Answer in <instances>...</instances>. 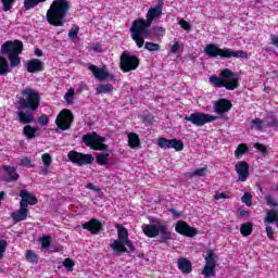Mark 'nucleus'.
Masks as SVG:
<instances>
[{
  "label": "nucleus",
  "mask_w": 278,
  "mask_h": 278,
  "mask_svg": "<svg viewBox=\"0 0 278 278\" xmlns=\"http://www.w3.org/2000/svg\"><path fill=\"white\" fill-rule=\"evenodd\" d=\"M164 8V0H159L157 5L150 8L146 15V20L138 18L132 22L130 27V38L136 42L138 49L144 47V40H151L152 30L151 25L155 18L162 16V9Z\"/></svg>",
  "instance_id": "obj_1"
},
{
  "label": "nucleus",
  "mask_w": 278,
  "mask_h": 278,
  "mask_svg": "<svg viewBox=\"0 0 278 278\" xmlns=\"http://www.w3.org/2000/svg\"><path fill=\"white\" fill-rule=\"evenodd\" d=\"M68 10H71L68 0H54L46 14L48 23L54 27H62L66 23Z\"/></svg>",
  "instance_id": "obj_2"
},
{
  "label": "nucleus",
  "mask_w": 278,
  "mask_h": 278,
  "mask_svg": "<svg viewBox=\"0 0 278 278\" xmlns=\"http://www.w3.org/2000/svg\"><path fill=\"white\" fill-rule=\"evenodd\" d=\"M208 81L215 88H226V90H236L240 86V75L229 68H225L218 76H211Z\"/></svg>",
  "instance_id": "obj_3"
},
{
  "label": "nucleus",
  "mask_w": 278,
  "mask_h": 278,
  "mask_svg": "<svg viewBox=\"0 0 278 278\" xmlns=\"http://www.w3.org/2000/svg\"><path fill=\"white\" fill-rule=\"evenodd\" d=\"M117 240H114L111 244V248L113 251H117V253H128L129 251H136V248H134V243L131 240H129V231L127 228L123 227V225L117 224ZM127 247V248H125Z\"/></svg>",
  "instance_id": "obj_4"
},
{
  "label": "nucleus",
  "mask_w": 278,
  "mask_h": 278,
  "mask_svg": "<svg viewBox=\"0 0 278 278\" xmlns=\"http://www.w3.org/2000/svg\"><path fill=\"white\" fill-rule=\"evenodd\" d=\"M1 53L3 55H8L11 67L15 68L21 64L20 53H23V41L14 40V41H5L1 47Z\"/></svg>",
  "instance_id": "obj_5"
},
{
  "label": "nucleus",
  "mask_w": 278,
  "mask_h": 278,
  "mask_svg": "<svg viewBox=\"0 0 278 278\" xmlns=\"http://www.w3.org/2000/svg\"><path fill=\"white\" fill-rule=\"evenodd\" d=\"M22 98L18 100L20 110H30V112H36L40 108V93L33 89H23Z\"/></svg>",
  "instance_id": "obj_6"
},
{
  "label": "nucleus",
  "mask_w": 278,
  "mask_h": 278,
  "mask_svg": "<svg viewBox=\"0 0 278 278\" xmlns=\"http://www.w3.org/2000/svg\"><path fill=\"white\" fill-rule=\"evenodd\" d=\"M204 53L207 58H241L242 60H247L249 54L242 50L235 51L231 49H220L215 43H208L204 48Z\"/></svg>",
  "instance_id": "obj_7"
},
{
  "label": "nucleus",
  "mask_w": 278,
  "mask_h": 278,
  "mask_svg": "<svg viewBox=\"0 0 278 278\" xmlns=\"http://www.w3.org/2000/svg\"><path fill=\"white\" fill-rule=\"evenodd\" d=\"M140 66V59L129 51H124L119 58V68L123 73H130Z\"/></svg>",
  "instance_id": "obj_8"
},
{
  "label": "nucleus",
  "mask_w": 278,
  "mask_h": 278,
  "mask_svg": "<svg viewBox=\"0 0 278 278\" xmlns=\"http://www.w3.org/2000/svg\"><path fill=\"white\" fill-rule=\"evenodd\" d=\"M204 260L206 263L202 270V275L205 278L216 277V260H218V255L214 253V250H207Z\"/></svg>",
  "instance_id": "obj_9"
},
{
  "label": "nucleus",
  "mask_w": 278,
  "mask_h": 278,
  "mask_svg": "<svg viewBox=\"0 0 278 278\" xmlns=\"http://www.w3.org/2000/svg\"><path fill=\"white\" fill-rule=\"evenodd\" d=\"M216 118L218 117L201 112L185 116V121L192 123V125H197V127H203V125H205L206 123H212V121H216Z\"/></svg>",
  "instance_id": "obj_10"
},
{
  "label": "nucleus",
  "mask_w": 278,
  "mask_h": 278,
  "mask_svg": "<svg viewBox=\"0 0 278 278\" xmlns=\"http://www.w3.org/2000/svg\"><path fill=\"white\" fill-rule=\"evenodd\" d=\"M73 112H71L68 109H65L60 112L55 119V125L58 126L59 129L62 131L68 130L71 125H73L74 121Z\"/></svg>",
  "instance_id": "obj_11"
},
{
  "label": "nucleus",
  "mask_w": 278,
  "mask_h": 278,
  "mask_svg": "<svg viewBox=\"0 0 278 278\" xmlns=\"http://www.w3.org/2000/svg\"><path fill=\"white\" fill-rule=\"evenodd\" d=\"M67 157L70 162L77 166H86V164H92V162H94V156H92V154H84L77 151H70Z\"/></svg>",
  "instance_id": "obj_12"
},
{
  "label": "nucleus",
  "mask_w": 278,
  "mask_h": 278,
  "mask_svg": "<svg viewBox=\"0 0 278 278\" xmlns=\"http://www.w3.org/2000/svg\"><path fill=\"white\" fill-rule=\"evenodd\" d=\"M175 230L177 231V233H180V236H186L187 238H194V236H197L198 233L197 229H194L184 220L177 222Z\"/></svg>",
  "instance_id": "obj_13"
},
{
  "label": "nucleus",
  "mask_w": 278,
  "mask_h": 278,
  "mask_svg": "<svg viewBox=\"0 0 278 278\" xmlns=\"http://www.w3.org/2000/svg\"><path fill=\"white\" fill-rule=\"evenodd\" d=\"M238 175V181H247L249 179V163L240 161L235 165Z\"/></svg>",
  "instance_id": "obj_14"
},
{
  "label": "nucleus",
  "mask_w": 278,
  "mask_h": 278,
  "mask_svg": "<svg viewBox=\"0 0 278 278\" xmlns=\"http://www.w3.org/2000/svg\"><path fill=\"white\" fill-rule=\"evenodd\" d=\"M20 197L22 199L20 207H27L28 205H36L38 203V199L25 189L20 192Z\"/></svg>",
  "instance_id": "obj_15"
},
{
  "label": "nucleus",
  "mask_w": 278,
  "mask_h": 278,
  "mask_svg": "<svg viewBox=\"0 0 278 278\" xmlns=\"http://www.w3.org/2000/svg\"><path fill=\"white\" fill-rule=\"evenodd\" d=\"M231 108H233V104H231V101L227 100V99H219L215 105H214V112L216 114H225L226 112H229V110H231Z\"/></svg>",
  "instance_id": "obj_16"
},
{
  "label": "nucleus",
  "mask_w": 278,
  "mask_h": 278,
  "mask_svg": "<svg viewBox=\"0 0 278 278\" xmlns=\"http://www.w3.org/2000/svg\"><path fill=\"white\" fill-rule=\"evenodd\" d=\"M23 110L24 109L18 106V111L16 112L17 121L22 123V125H29V123H34V114L31 113V110H27L26 112Z\"/></svg>",
  "instance_id": "obj_17"
},
{
  "label": "nucleus",
  "mask_w": 278,
  "mask_h": 278,
  "mask_svg": "<svg viewBox=\"0 0 278 278\" xmlns=\"http://www.w3.org/2000/svg\"><path fill=\"white\" fill-rule=\"evenodd\" d=\"M2 170L4 172V181L10 184L11 181H18L21 177L18 173H16V167H12L10 165H3Z\"/></svg>",
  "instance_id": "obj_18"
},
{
  "label": "nucleus",
  "mask_w": 278,
  "mask_h": 278,
  "mask_svg": "<svg viewBox=\"0 0 278 278\" xmlns=\"http://www.w3.org/2000/svg\"><path fill=\"white\" fill-rule=\"evenodd\" d=\"M26 71L28 73H42L45 71V63L38 59L29 60L26 63Z\"/></svg>",
  "instance_id": "obj_19"
},
{
  "label": "nucleus",
  "mask_w": 278,
  "mask_h": 278,
  "mask_svg": "<svg viewBox=\"0 0 278 278\" xmlns=\"http://www.w3.org/2000/svg\"><path fill=\"white\" fill-rule=\"evenodd\" d=\"M89 71L92 72V75L99 79V81H105L110 77V72L105 68H99L96 65H89Z\"/></svg>",
  "instance_id": "obj_20"
},
{
  "label": "nucleus",
  "mask_w": 278,
  "mask_h": 278,
  "mask_svg": "<svg viewBox=\"0 0 278 278\" xmlns=\"http://www.w3.org/2000/svg\"><path fill=\"white\" fill-rule=\"evenodd\" d=\"M27 214H29L27 206H21L20 210L11 214V218H13L15 223H21L23 220H27Z\"/></svg>",
  "instance_id": "obj_21"
},
{
  "label": "nucleus",
  "mask_w": 278,
  "mask_h": 278,
  "mask_svg": "<svg viewBox=\"0 0 278 278\" xmlns=\"http://www.w3.org/2000/svg\"><path fill=\"white\" fill-rule=\"evenodd\" d=\"M101 227V222L94 218L83 224V229H87L90 233H98Z\"/></svg>",
  "instance_id": "obj_22"
},
{
  "label": "nucleus",
  "mask_w": 278,
  "mask_h": 278,
  "mask_svg": "<svg viewBox=\"0 0 278 278\" xmlns=\"http://www.w3.org/2000/svg\"><path fill=\"white\" fill-rule=\"evenodd\" d=\"M178 268L184 275L192 273V262L188 258H178Z\"/></svg>",
  "instance_id": "obj_23"
},
{
  "label": "nucleus",
  "mask_w": 278,
  "mask_h": 278,
  "mask_svg": "<svg viewBox=\"0 0 278 278\" xmlns=\"http://www.w3.org/2000/svg\"><path fill=\"white\" fill-rule=\"evenodd\" d=\"M160 224L149 225L146 224L142 226V231L148 238H157V229Z\"/></svg>",
  "instance_id": "obj_24"
},
{
  "label": "nucleus",
  "mask_w": 278,
  "mask_h": 278,
  "mask_svg": "<svg viewBox=\"0 0 278 278\" xmlns=\"http://www.w3.org/2000/svg\"><path fill=\"white\" fill-rule=\"evenodd\" d=\"M157 236H161L162 242H166V240H173V233L168 230V227L164 224H159Z\"/></svg>",
  "instance_id": "obj_25"
},
{
  "label": "nucleus",
  "mask_w": 278,
  "mask_h": 278,
  "mask_svg": "<svg viewBox=\"0 0 278 278\" xmlns=\"http://www.w3.org/2000/svg\"><path fill=\"white\" fill-rule=\"evenodd\" d=\"M38 131H40V129L38 127H34L31 125H26L23 128V134H24L25 138H27V140H34V138H36V136H38Z\"/></svg>",
  "instance_id": "obj_26"
},
{
  "label": "nucleus",
  "mask_w": 278,
  "mask_h": 278,
  "mask_svg": "<svg viewBox=\"0 0 278 278\" xmlns=\"http://www.w3.org/2000/svg\"><path fill=\"white\" fill-rule=\"evenodd\" d=\"M97 132H88L83 137V142L86 144V147H90V149L94 148V144H97Z\"/></svg>",
  "instance_id": "obj_27"
},
{
  "label": "nucleus",
  "mask_w": 278,
  "mask_h": 278,
  "mask_svg": "<svg viewBox=\"0 0 278 278\" xmlns=\"http://www.w3.org/2000/svg\"><path fill=\"white\" fill-rule=\"evenodd\" d=\"M114 90L112 84H101L96 88V94H108Z\"/></svg>",
  "instance_id": "obj_28"
},
{
  "label": "nucleus",
  "mask_w": 278,
  "mask_h": 278,
  "mask_svg": "<svg viewBox=\"0 0 278 278\" xmlns=\"http://www.w3.org/2000/svg\"><path fill=\"white\" fill-rule=\"evenodd\" d=\"M128 144L130 149H136L140 147V137H138V134L136 132H130L128 135Z\"/></svg>",
  "instance_id": "obj_29"
},
{
  "label": "nucleus",
  "mask_w": 278,
  "mask_h": 278,
  "mask_svg": "<svg viewBox=\"0 0 278 278\" xmlns=\"http://www.w3.org/2000/svg\"><path fill=\"white\" fill-rule=\"evenodd\" d=\"M10 73V63H8V59L0 56V75H8Z\"/></svg>",
  "instance_id": "obj_30"
},
{
  "label": "nucleus",
  "mask_w": 278,
  "mask_h": 278,
  "mask_svg": "<svg viewBox=\"0 0 278 278\" xmlns=\"http://www.w3.org/2000/svg\"><path fill=\"white\" fill-rule=\"evenodd\" d=\"M240 233L242 236H251V233H253V224L251 222L242 224L240 227Z\"/></svg>",
  "instance_id": "obj_31"
},
{
  "label": "nucleus",
  "mask_w": 278,
  "mask_h": 278,
  "mask_svg": "<svg viewBox=\"0 0 278 278\" xmlns=\"http://www.w3.org/2000/svg\"><path fill=\"white\" fill-rule=\"evenodd\" d=\"M169 149H175V151H184V141L179 139H169Z\"/></svg>",
  "instance_id": "obj_32"
},
{
  "label": "nucleus",
  "mask_w": 278,
  "mask_h": 278,
  "mask_svg": "<svg viewBox=\"0 0 278 278\" xmlns=\"http://www.w3.org/2000/svg\"><path fill=\"white\" fill-rule=\"evenodd\" d=\"M47 0H24V9L25 10H33V8H36L38 3H45Z\"/></svg>",
  "instance_id": "obj_33"
},
{
  "label": "nucleus",
  "mask_w": 278,
  "mask_h": 278,
  "mask_svg": "<svg viewBox=\"0 0 278 278\" xmlns=\"http://www.w3.org/2000/svg\"><path fill=\"white\" fill-rule=\"evenodd\" d=\"M110 154L109 153H105V154H99L97 157H96V162L97 164H100V166H105V164H110Z\"/></svg>",
  "instance_id": "obj_34"
},
{
  "label": "nucleus",
  "mask_w": 278,
  "mask_h": 278,
  "mask_svg": "<svg viewBox=\"0 0 278 278\" xmlns=\"http://www.w3.org/2000/svg\"><path fill=\"white\" fill-rule=\"evenodd\" d=\"M249 151V146L241 143L238 146L237 150L235 151L236 157H242Z\"/></svg>",
  "instance_id": "obj_35"
},
{
  "label": "nucleus",
  "mask_w": 278,
  "mask_h": 278,
  "mask_svg": "<svg viewBox=\"0 0 278 278\" xmlns=\"http://www.w3.org/2000/svg\"><path fill=\"white\" fill-rule=\"evenodd\" d=\"M275 220H277V223H278V213H277V211H273V210L268 211L267 216L265 218V223H275Z\"/></svg>",
  "instance_id": "obj_36"
},
{
  "label": "nucleus",
  "mask_w": 278,
  "mask_h": 278,
  "mask_svg": "<svg viewBox=\"0 0 278 278\" xmlns=\"http://www.w3.org/2000/svg\"><path fill=\"white\" fill-rule=\"evenodd\" d=\"M242 203H245L248 207H251L253 205V194L251 192H245L241 198Z\"/></svg>",
  "instance_id": "obj_37"
},
{
  "label": "nucleus",
  "mask_w": 278,
  "mask_h": 278,
  "mask_svg": "<svg viewBox=\"0 0 278 278\" xmlns=\"http://www.w3.org/2000/svg\"><path fill=\"white\" fill-rule=\"evenodd\" d=\"M16 0H1L3 12H10Z\"/></svg>",
  "instance_id": "obj_38"
},
{
  "label": "nucleus",
  "mask_w": 278,
  "mask_h": 278,
  "mask_svg": "<svg viewBox=\"0 0 278 278\" xmlns=\"http://www.w3.org/2000/svg\"><path fill=\"white\" fill-rule=\"evenodd\" d=\"M26 260L27 262H30L31 264H36L38 262V254L34 253V251L28 250L26 252Z\"/></svg>",
  "instance_id": "obj_39"
},
{
  "label": "nucleus",
  "mask_w": 278,
  "mask_h": 278,
  "mask_svg": "<svg viewBox=\"0 0 278 278\" xmlns=\"http://www.w3.org/2000/svg\"><path fill=\"white\" fill-rule=\"evenodd\" d=\"M157 144L160 149H170V139H166L164 137L159 138Z\"/></svg>",
  "instance_id": "obj_40"
},
{
  "label": "nucleus",
  "mask_w": 278,
  "mask_h": 278,
  "mask_svg": "<svg viewBox=\"0 0 278 278\" xmlns=\"http://www.w3.org/2000/svg\"><path fill=\"white\" fill-rule=\"evenodd\" d=\"M41 160L43 162L45 168H49V166H51V164L53 162V157H51V154H49V153H43L41 156Z\"/></svg>",
  "instance_id": "obj_41"
},
{
  "label": "nucleus",
  "mask_w": 278,
  "mask_h": 278,
  "mask_svg": "<svg viewBox=\"0 0 278 278\" xmlns=\"http://www.w3.org/2000/svg\"><path fill=\"white\" fill-rule=\"evenodd\" d=\"M266 118H271V121L267 122L266 127L278 129V119L273 117V113L268 114Z\"/></svg>",
  "instance_id": "obj_42"
},
{
  "label": "nucleus",
  "mask_w": 278,
  "mask_h": 278,
  "mask_svg": "<svg viewBox=\"0 0 278 278\" xmlns=\"http://www.w3.org/2000/svg\"><path fill=\"white\" fill-rule=\"evenodd\" d=\"M205 173H207L206 167L198 168L193 173L189 174L190 177H205Z\"/></svg>",
  "instance_id": "obj_43"
},
{
  "label": "nucleus",
  "mask_w": 278,
  "mask_h": 278,
  "mask_svg": "<svg viewBox=\"0 0 278 278\" xmlns=\"http://www.w3.org/2000/svg\"><path fill=\"white\" fill-rule=\"evenodd\" d=\"M144 45V49H147V51H160V45L154 43V42H149L147 41Z\"/></svg>",
  "instance_id": "obj_44"
},
{
  "label": "nucleus",
  "mask_w": 278,
  "mask_h": 278,
  "mask_svg": "<svg viewBox=\"0 0 278 278\" xmlns=\"http://www.w3.org/2000/svg\"><path fill=\"white\" fill-rule=\"evenodd\" d=\"M20 166H25L26 168H34V163L31 162V159L25 156L21 160Z\"/></svg>",
  "instance_id": "obj_45"
},
{
  "label": "nucleus",
  "mask_w": 278,
  "mask_h": 278,
  "mask_svg": "<svg viewBox=\"0 0 278 278\" xmlns=\"http://www.w3.org/2000/svg\"><path fill=\"white\" fill-rule=\"evenodd\" d=\"M64 99L67 101V103H73V99H75V89H68L64 96Z\"/></svg>",
  "instance_id": "obj_46"
},
{
  "label": "nucleus",
  "mask_w": 278,
  "mask_h": 278,
  "mask_svg": "<svg viewBox=\"0 0 278 278\" xmlns=\"http://www.w3.org/2000/svg\"><path fill=\"white\" fill-rule=\"evenodd\" d=\"M265 201L266 204L269 205L270 207H277L278 203L273 195H265Z\"/></svg>",
  "instance_id": "obj_47"
},
{
  "label": "nucleus",
  "mask_w": 278,
  "mask_h": 278,
  "mask_svg": "<svg viewBox=\"0 0 278 278\" xmlns=\"http://www.w3.org/2000/svg\"><path fill=\"white\" fill-rule=\"evenodd\" d=\"M7 249H8V241L0 240V260H3V253H5Z\"/></svg>",
  "instance_id": "obj_48"
},
{
  "label": "nucleus",
  "mask_w": 278,
  "mask_h": 278,
  "mask_svg": "<svg viewBox=\"0 0 278 278\" xmlns=\"http://www.w3.org/2000/svg\"><path fill=\"white\" fill-rule=\"evenodd\" d=\"M41 247L42 249H49L51 247V237L46 236L41 239Z\"/></svg>",
  "instance_id": "obj_49"
},
{
  "label": "nucleus",
  "mask_w": 278,
  "mask_h": 278,
  "mask_svg": "<svg viewBox=\"0 0 278 278\" xmlns=\"http://www.w3.org/2000/svg\"><path fill=\"white\" fill-rule=\"evenodd\" d=\"M37 123L39 125H42V126H46V125H49V116L47 115H41L37 118Z\"/></svg>",
  "instance_id": "obj_50"
},
{
  "label": "nucleus",
  "mask_w": 278,
  "mask_h": 278,
  "mask_svg": "<svg viewBox=\"0 0 278 278\" xmlns=\"http://www.w3.org/2000/svg\"><path fill=\"white\" fill-rule=\"evenodd\" d=\"M63 266H65L67 270H73V266H75V263L71 258H65L63 262Z\"/></svg>",
  "instance_id": "obj_51"
},
{
  "label": "nucleus",
  "mask_w": 278,
  "mask_h": 278,
  "mask_svg": "<svg viewBox=\"0 0 278 278\" xmlns=\"http://www.w3.org/2000/svg\"><path fill=\"white\" fill-rule=\"evenodd\" d=\"M93 151H108V144L96 142Z\"/></svg>",
  "instance_id": "obj_52"
},
{
  "label": "nucleus",
  "mask_w": 278,
  "mask_h": 278,
  "mask_svg": "<svg viewBox=\"0 0 278 278\" xmlns=\"http://www.w3.org/2000/svg\"><path fill=\"white\" fill-rule=\"evenodd\" d=\"M179 25L181 29H185V31H190V29H192V26H190V23H188L186 20H180Z\"/></svg>",
  "instance_id": "obj_53"
},
{
  "label": "nucleus",
  "mask_w": 278,
  "mask_h": 278,
  "mask_svg": "<svg viewBox=\"0 0 278 278\" xmlns=\"http://www.w3.org/2000/svg\"><path fill=\"white\" fill-rule=\"evenodd\" d=\"M252 125H255L256 129H263V122L260 118L252 119Z\"/></svg>",
  "instance_id": "obj_54"
},
{
  "label": "nucleus",
  "mask_w": 278,
  "mask_h": 278,
  "mask_svg": "<svg viewBox=\"0 0 278 278\" xmlns=\"http://www.w3.org/2000/svg\"><path fill=\"white\" fill-rule=\"evenodd\" d=\"M77 34H79V28H72L68 33V38H77Z\"/></svg>",
  "instance_id": "obj_55"
},
{
  "label": "nucleus",
  "mask_w": 278,
  "mask_h": 278,
  "mask_svg": "<svg viewBox=\"0 0 278 278\" xmlns=\"http://www.w3.org/2000/svg\"><path fill=\"white\" fill-rule=\"evenodd\" d=\"M266 233H267V238H269V240L274 239L275 231L273 230V227L267 226L266 227Z\"/></svg>",
  "instance_id": "obj_56"
},
{
  "label": "nucleus",
  "mask_w": 278,
  "mask_h": 278,
  "mask_svg": "<svg viewBox=\"0 0 278 278\" xmlns=\"http://www.w3.org/2000/svg\"><path fill=\"white\" fill-rule=\"evenodd\" d=\"M86 188H88L89 190H93V192H101V189L94 186V184L92 182L87 184Z\"/></svg>",
  "instance_id": "obj_57"
},
{
  "label": "nucleus",
  "mask_w": 278,
  "mask_h": 278,
  "mask_svg": "<svg viewBox=\"0 0 278 278\" xmlns=\"http://www.w3.org/2000/svg\"><path fill=\"white\" fill-rule=\"evenodd\" d=\"M255 148L257 149V151H261V153H267L266 147L262 143H256Z\"/></svg>",
  "instance_id": "obj_58"
},
{
  "label": "nucleus",
  "mask_w": 278,
  "mask_h": 278,
  "mask_svg": "<svg viewBox=\"0 0 278 278\" xmlns=\"http://www.w3.org/2000/svg\"><path fill=\"white\" fill-rule=\"evenodd\" d=\"M215 199L216 201H219V199H229V195H227L225 192L216 193Z\"/></svg>",
  "instance_id": "obj_59"
},
{
  "label": "nucleus",
  "mask_w": 278,
  "mask_h": 278,
  "mask_svg": "<svg viewBox=\"0 0 278 278\" xmlns=\"http://www.w3.org/2000/svg\"><path fill=\"white\" fill-rule=\"evenodd\" d=\"M165 31H166V29H164V27L155 28L156 36H164Z\"/></svg>",
  "instance_id": "obj_60"
},
{
  "label": "nucleus",
  "mask_w": 278,
  "mask_h": 278,
  "mask_svg": "<svg viewBox=\"0 0 278 278\" xmlns=\"http://www.w3.org/2000/svg\"><path fill=\"white\" fill-rule=\"evenodd\" d=\"M172 53H176L179 51V41H175L174 46L170 49Z\"/></svg>",
  "instance_id": "obj_61"
},
{
  "label": "nucleus",
  "mask_w": 278,
  "mask_h": 278,
  "mask_svg": "<svg viewBox=\"0 0 278 278\" xmlns=\"http://www.w3.org/2000/svg\"><path fill=\"white\" fill-rule=\"evenodd\" d=\"M239 214H240V216H242V217L245 216L247 218H248V216H251V214L249 213V211L242 210V208L239 210Z\"/></svg>",
  "instance_id": "obj_62"
},
{
  "label": "nucleus",
  "mask_w": 278,
  "mask_h": 278,
  "mask_svg": "<svg viewBox=\"0 0 278 278\" xmlns=\"http://www.w3.org/2000/svg\"><path fill=\"white\" fill-rule=\"evenodd\" d=\"M271 43L274 47H278V36L277 35H271Z\"/></svg>",
  "instance_id": "obj_63"
},
{
  "label": "nucleus",
  "mask_w": 278,
  "mask_h": 278,
  "mask_svg": "<svg viewBox=\"0 0 278 278\" xmlns=\"http://www.w3.org/2000/svg\"><path fill=\"white\" fill-rule=\"evenodd\" d=\"M96 142H98V143L105 142V137H101V136L97 135Z\"/></svg>",
  "instance_id": "obj_64"
}]
</instances>
